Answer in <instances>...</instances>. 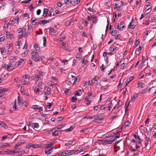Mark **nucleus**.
<instances>
[{
	"instance_id": "1",
	"label": "nucleus",
	"mask_w": 156,
	"mask_h": 156,
	"mask_svg": "<svg viewBox=\"0 0 156 156\" xmlns=\"http://www.w3.org/2000/svg\"><path fill=\"white\" fill-rule=\"evenodd\" d=\"M32 57V59L35 62H37L41 60L43 58H44L43 56H39V54L37 52L34 51L31 53Z\"/></svg>"
},
{
	"instance_id": "2",
	"label": "nucleus",
	"mask_w": 156,
	"mask_h": 156,
	"mask_svg": "<svg viewBox=\"0 0 156 156\" xmlns=\"http://www.w3.org/2000/svg\"><path fill=\"white\" fill-rule=\"evenodd\" d=\"M11 67H13V65H12V64L10 66L6 64H4L3 66V68L4 69H7V70L11 71L12 69H10Z\"/></svg>"
},
{
	"instance_id": "3",
	"label": "nucleus",
	"mask_w": 156,
	"mask_h": 156,
	"mask_svg": "<svg viewBox=\"0 0 156 156\" xmlns=\"http://www.w3.org/2000/svg\"><path fill=\"white\" fill-rule=\"evenodd\" d=\"M26 143V140H20V141L16 145L15 148H16L21 145L25 144Z\"/></svg>"
},
{
	"instance_id": "4",
	"label": "nucleus",
	"mask_w": 156,
	"mask_h": 156,
	"mask_svg": "<svg viewBox=\"0 0 156 156\" xmlns=\"http://www.w3.org/2000/svg\"><path fill=\"white\" fill-rule=\"evenodd\" d=\"M49 22V21L48 20H41L39 21L38 22V24H43V25H44L45 24L48 23Z\"/></svg>"
},
{
	"instance_id": "5",
	"label": "nucleus",
	"mask_w": 156,
	"mask_h": 156,
	"mask_svg": "<svg viewBox=\"0 0 156 156\" xmlns=\"http://www.w3.org/2000/svg\"><path fill=\"white\" fill-rule=\"evenodd\" d=\"M45 89H46V91L44 92V94L45 95H49L50 94L51 88L49 87H46Z\"/></svg>"
},
{
	"instance_id": "6",
	"label": "nucleus",
	"mask_w": 156,
	"mask_h": 156,
	"mask_svg": "<svg viewBox=\"0 0 156 156\" xmlns=\"http://www.w3.org/2000/svg\"><path fill=\"white\" fill-rule=\"evenodd\" d=\"M61 131L60 130L55 131L54 132L52 133V135L54 136H56L61 134Z\"/></svg>"
},
{
	"instance_id": "7",
	"label": "nucleus",
	"mask_w": 156,
	"mask_h": 156,
	"mask_svg": "<svg viewBox=\"0 0 156 156\" xmlns=\"http://www.w3.org/2000/svg\"><path fill=\"white\" fill-rule=\"evenodd\" d=\"M76 151H76L74 150L66 151L67 156L73 153H75Z\"/></svg>"
},
{
	"instance_id": "8",
	"label": "nucleus",
	"mask_w": 156,
	"mask_h": 156,
	"mask_svg": "<svg viewBox=\"0 0 156 156\" xmlns=\"http://www.w3.org/2000/svg\"><path fill=\"white\" fill-rule=\"evenodd\" d=\"M133 79V77L132 76L129 77L128 79L125 82L124 85L125 86H126Z\"/></svg>"
},
{
	"instance_id": "9",
	"label": "nucleus",
	"mask_w": 156,
	"mask_h": 156,
	"mask_svg": "<svg viewBox=\"0 0 156 156\" xmlns=\"http://www.w3.org/2000/svg\"><path fill=\"white\" fill-rule=\"evenodd\" d=\"M66 125L65 124H60L58 125L57 126L54 128V129H59L62 128L63 127Z\"/></svg>"
},
{
	"instance_id": "10",
	"label": "nucleus",
	"mask_w": 156,
	"mask_h": 156,
	"mask_svg": "<svg viewBox=\"0 0 156 156\" xmlns=\"http://www.w3.org/2000/svg\"><path fill=\"white\" fill-rule=\"evenodd\" d=\"M48 13V9H44L43 10V14L42 16L44 18H45L47 15Z\"/></svg>"
},
{
	"instance_id": "11",
	"label": "nucleus",
	"mask_w": 156,
	"mask_h": 156,
	"mask_svg": "<svg viewBox=\"0 0 156 156\" xmlns=\"http://www.w3.org/2000/svg\"><path fill=\"white\" fill-rule=\"evenodd\" d=\"M121 102L120 101H119L117 103L116 105L114 107L113 110L116 109H118L119 107L121 106Z\"/></svg>"
},
{
	"instance_id": "12",
	"label": "nucleus",
	"mask_w": 156,
	"mask_h": 156,
	"mask_svg": "<svg viewBox=\"0 0 156 156\" xmlns=\"http://www.w3.org/2000/svg\"><path fill=\"white\" fill-rule=\"evenodd\" d=\"M6 35L8 38H12L13 37V34H11L9 31L6 32Z\"/></svg>"
},
{
	"instance_id": "13",
	"label": "nucleus",
	"mask_w": 156,
	"mask_h": 156,
	"mask_svg": "<svg viewBox=\"0 0 156 156\" xmlns=\"http://www.w3.org/2000/svg\"><path fill=\"white\" fill-rule=\"evenodd\" d=\"M53 149V147H51V148H50L49 149H46V150H45V154L48 155L51 154L50 151L52 150Z\"/></svg>"
},
{
	"instance_id": "14",
	"label": "nucleus",
	"mask_w": 156,
	"mask_h": 156,
	"mask_svg": "<svg viewBox=\"0 0 156 156\" xmlns=\"http://www.w3.org/2000/svg\"><path fill=\"white\" fill-rule=\"evenodd\" d=\"M82 93V91L81 90H77L75 91V95L76 96H80Z\"/></svg>"
},
{
	"instance_id": "15",
	"label": "nucleus",
	"mask_w": 156,
	"mask_h": 156,
	"mask_svg": "<svg viewBox=\"0 0 156 156\" xmlns=\"http://www.w3.org/2000/svg\"><path fill=\"white\" fill-rule=\"evenodd\" d=\"M24 61V59H20V60L17 62H16L15 65L16 66H19L21 63H22Z\"/></svg>"
},
{
	"instance_id": "16",
	"label": "nucleus",
	"mask_w": 156,
	"mask_h": 156,
	"mask_svg": "<svg viewBox=\"0 0 156 156\" xmlns=\"http://www.w3.org/2000/svg\"><path fill=\"white\" fill-rule=\"evenodd\" d=\"M56 30H55L54 29L51 28L50 29L49 32L51 34H53L54 35L56 34Z\"/></svg>"
},
{
	"instance_id": "17",
	"label": "nucleus",
	"mask_w": 156,
	"mask_h": 156,
	"mask_svg": "<svg viewBox=\"0 0 156 156\" xmlns=\"http://www.w3.org/2000/svg\"><path fill=\"white\" fill-rule=\"evenodd\" d=\"M32 126L34 128H37L39 127V125L37 123H34L32 124Z\"/></svg>"
},
{
	"instance_id": "18",
	"label": "nucleus",
	"mask_w": 156,
	"mask_h": 156,
	"mask_svg": "<svg viewBox=\"0 0 156 156\" xmlns=\"http://www.w3.org/2000/svg\"><path fill=\"white\" fill-rule=\"evenodd\" d=\"M42 108V107H40L39 105H33L32 107V108L33 109H40Z\"/></svg>"
},
{
	"instance_id": "19",
	"label": "nucleus",
	"mask_w": 156,
	"mask_h": 156,
	"mask_svg": "<svg viewBox=\"0 0 156 156\" xmlns=\"http://www.w3.org/2000/svg\"><path fill=\"white\" fill-rule=\"evenodd\" d=\"M137 94H134V95L131 98V101H135V99L137 97Z\"/></svg>"
},
{
	"instance_id": "20",
	"label": "nucleus",
	"mask_w": 156,
	"mask_h": 156,
	"mask_svg": "<svg viewBox=\"0 0 156 156\" xmlns=\"http://www.w3.org/2000/svg\"><path fill=\"white\" fill-rule=\"evenodd\" d=\"M105 142H106V144H112L114 141L112 139V140H105Z\"/></svg>"
},
{
	"instance_id": "21",
	"label": "nucleus",
	"mask_w": 156,
	"mask_h": 156,
	"mask_svg": "<svg viewBox=\"0 0 156 156\" xmlns=\"http://www.w3.org/2000/svg\"><path fill=\"white\" fill-rule=\"evenodd\" d=\"M33 79L35 80H40V77L39 76L36 75L33 78Z\"/></svg>"
},
{
	"instance_id": "22",
	"label": "nucleus",
	"mask_w": 156,
	"mask_h": 156,
	"mask_svg": "<svg viewBox=\"0 0 156 156\" xmlns=\"http://www.w3.org/2000/svg\"><path fill=\"white\" fill-rule=\"evenodd\" d=\"M62 46L63 47V48L65 49L67 51L68 49H67L66 48L68 46V45L67 44L63 42L62 44Z\"/></svg>"
},
{
	"instance_id": "23",
	"label": "nucleus",
	"mask_w": 156,
	"mask_h": 156,
	"mask_svg": "<svg viewBox=\"0 0 156 156\" xmlns=\"http://www.w3.org/2000/svg\"><path fill=\"white\" fill-rule=\"evenodd\" d=\"M67 156L66 151L59 153L58 156Z\"/></svg>"
},
{
	"instance_id": "24",
	"label": "nucleus",
	"mask_w": 156,
	"mask_h": 156,
	"mask_svg": "<svg viewBox=\"0 0 156 156\" xmlns=\"http://www.w3.org/2000/svg\"><path fill=\"white\" fill-rule=\"evenodd\" d=\"M81 21L82 23L84 25L87 26L88 24V22L83 18L81 19Z\"/></svg>"
},
{
	"instance_id": "25",
	"label": "nucleus",
	"mask_w": 156,
	"mask_h": 156,
	"mask_svg": "<svg viewBox=\"0 0 156 156\" xmlns=\"http://www.w3.org/2000/svg\"><path fill=\"white\" fill-rule=\"evenodd\" d=\"M35 49L36 51H39L40 50V48L39 45L37 44H35L34 45Z\"/></svg>"
},
{
	"instance_id": "26",
	"label": "nucleus",
	"mask_w": 156,
	"mask_h": 156,
	"mask_svg": "<svg viewBox=\"0 0 156 156\" xmlns=\"http://www.w3.org/2000/svg\"><path fill=\"white\" fill-rule=\"evenodd\" d=\"M0 125L2 126V127L5 128V127L7 126L5 122L2 121L0 122Z\"/></svg>"
},
{
	"instance_id": "27",
	"label": "nucleus",
	"mask_w": 156,
	"mask_h": 156,
	"mask_svg": "<svg viewBox=\"0 0 156 156\" xmlns=\"http://www.w3.org/2000/svg\"><path fill=\"white\" fill-rule=\"evenodd\" d=\"M117 47L116 46H114V47H110L109 49V51H112V52L114 51L115 50H116L117 48Z\"/></svg>"
},
{
	"instance_id": "28",
	"label": "nucleus",
	"mask_w": 156,
	"mask_h": 156,
	"mask_svg": "<svg viewBox=\"0 0 156 156\" xmlns=\"http://www.w3.org/2000/svg\"><path fill=\"white\" fill-rule=\"evenodd\" d=\"M89 99V98H88L87 97H86L85 99V100H86L87 102L86 104L88 105H89L90 104V101L88 100Z\"/></svg>"
},
{
	"instance_id": "29",
	"label": "nucleus",
	"mask_w": 156,
	"mask_h": 156,
	"mask_svg": "<svg viewBox=\"0 0 156 156\" xmlns=\"http://www.w3.org/2000/svg\"><path fill=\"white\" fill-rule=\"evenodd\" d=\"M73 142V141H69L68 142V143H66L65 144V146H67L68 145H71L72 144V143Z\"/></svg>"
},
{
	"instance_id": "30",
	"label": "nucleus",
	"mask_w": 156,
	"mask_h": 156,
	"mask_svg": "<svg viewBox=\"0 0 156 156\" xmlns=\"http://www.w3.org/2000/svg\"><path fill=\"white\" fill-rule=\"evenodd\" d=\"M77 100L76 97H72L71 98V101L73 102H75Z\"/></svg>"
},
{
	"instance_id": "31",
	"label": "nucleus",
	"mask_w": 156,
	"mask_h": 156,
	"mask_svg": "<svg viewBox=\"0 0 156 156\" xmlns=\"http://www.w3.org/2000/svg\"><path fill=\"white\" fill-rule=\"evenodd\" d=\"M156 18L153 16H151L149 18V20L150 21L153 22L155 20Z\"/></svg>"
},
{
	"instance_id": "32",
	"label": "nucleus",
	"mask_w": 156,
	"mask_h": 156,
	"mask_svg": "<svg viewBox=\"0 0 156 156\" xmlns=\"http://www.w3.org/2000/svg\"><path fill=\"white\" fill-rule=\"evenodd\" d=\"M43 45L44 46H46V38L45 37H43Z\"/></svg>"
},
{
	"instance_id": "33",
	"label": "nucleus",
	"mask_w": 156,
	"mask_h": 156,
	"mask_svg": "<svg viewBox=\"0 0 156 156\" xmlns=\"http://www.w3.org/2000/svg\"><path fill=\"white\" fill-rule=\"evenodd\" d=\"M148 91V89L147 88H145L143 90H142L140 92L141 94H143L145 93Z\"/></svg>"
},
{
	"instance_id": "34",
	"label": "nucleus",
	"mask_w": 156,
	"mask_h": 156,
	"mask_svg": "<svg viewBox=\"0 0 156 156\" xmlns=\"http://www.w3.org/2000/svg\"><path fill=\"white\" fill-rule=\"evenodd\" d=\"M107 108V107L106 106V105H104L101 106L99 108H100L101 110H102V109L105 110L106 108Z\"/></svg>"
},
{
	"instance_id": "35",
	"label": "nucleus",
	"mask_w": 156,
	"mask_h": 156,
	"mask_svg": "<svg viewBox=\"0 0 156 156\" xmlns=\"http://www.w3.org/2000/svg\"><path fill=\"white\" fill-rule=\"evenodd\" d=\"M32 147L33 148H37L39 147V145L38 144H32Z\"/></svg>"
},
{
	"instance_id": "36",
	"label": "nucleus",
	"mask_w": 156,
	"mask_h": 156,
	"mask_svg": "<svg viewBox=\"0 0 156 156\" xmlns=\"http://www.w3.org/2000/svg\"><path fill=\"white\" fill-rule=\"evenodd\" d=\"M144 84V83H143L140 81L138 82V85L140 87H141V88H143V85Z\"/></svg>"
},
{
	"instance_id": "37",
	"label": "nucleus",
	"mask_w": 156,
	"mask_h": 156,
	"mask_svg": "<svg viewBox=\"0 0 156 156\" xmlns=\"http://www.w3.org/2000/svg\"><path fill=\"white\" fill-rule=\"evenodd\" d=\"M73 129V126H71L69 128L65 129V130L66 131L69 132L72 130Z\"/></svg>"
},
{
	"instance_id": "38",
	"label": "nucleus",
	"mask_w": 156,
	"mask_h": 156,
	"mask_svg": "<svg viewBox=\"0 0 156 156\" xmlns=\"http://www.w3.org/2000/svg\"><path fill=\"white\" fill-rule=\"evenodd\" d=\"M34 91L36 93H39V92H41V91L39 90V88H35L34 89Z\"/></svg>"
},
{
	"instance_id": "39",
	"label": "nucleus",
	"mask_w": 156,
	"mask_h": 156,
	"mask_svg": "<svg viewBox=\"0 0 156 156\" xmlns=\"http://www.w3.org/2000/svg\"><path fill=\"white\" fill-rule=\"evenodd\" d=\"M124 23L123 22H121L120 24V27L122 29L124 28L125 26L124 25Z\"/></svg>"
},
{
	"instance_id": "40",
	"label": "nucleus",
	"mask_w": 156,
	"mask_h": 156,
	"mask_svg": "<svg viewBox=\"0 0 156 156\" xmlns=\"http://www.w3.org/2000/svg\"><path fill=\"white\" fill-rule=\"evenodd\" d=\"M8 146H9V145H8L7 144H0V147L2 148H4L5 147H7Z\"/></svg>"
},
{
	"instance_id": "41",
	"label": "nucleus",
	"mask_w": 156,
	"mask_h": 156,
	"mask_svg": "<svg viewBox=\"0 0 156 156\" xmlns=\"http://www.w3.org/2000/svg\"><path fill=\"white\" fill-rule=\"evenodd\" d=\"M115 135H116V133H113L112 134H111L110 136H108V137L109 138L112 137L113 139Z\"/></svg>"
},
{
	"instance_id": "42",
	"label": "nucleus",
	"mask_w": 156,
	"mask_h": 156,
	"mask_svg": "<svg viewBox=\"0 0 156 156\" xmlns=\"http://www.w3.org/2000/svg\"><path fill=\"white\" fill-rule=\"evenodd\" d=\"M36 19H33V18L32 19V23L33 25H35V24L37 23V22H35Z\"/></svg>"
},
{
	"instance_id": "43",
	"label": "nucleus",
	"mask_w": 156,
	"mask_h": 156,
	"mask_svg": "<svg viewBox=\"0 0 156 156\" xmlns=\"http://www.w3.org/2000/svg\"><path fill=\"white\" fill-rule=\"evenodd\" d=\"M16 100H15V103L14 104V105H13V108L15 110H16Z\"/></svg>"
},
{
	"instance_id": "44",
	"label": "nucleus",
	"mask_w": 156,
	"mask_h": 156,
	"mask_svg": "<svg viewBox=\"0 0 156 156\" xmlns=\"http://www.w3.org/2000/svg\"><path fill=\"white\" fill-rule=\"evenodd\" d=\"M48 84L50 86H53V85H54V82L52 81H50V82H48Z\"/></svg>"
},
{
	"instance_id": "45",
	"label": "nucleus",
	"mask_w": 156,
	"mask_h": 156,
	"mask_svg": "<svg viewBox=\"0 0 156 156\" xmlns=\"http://www.w3.org/2000/svg\"><path fill=\"white\" fill-rule=\"evenodd\" d=\"M130 122L128 120H126L125 122V126H129V124H130Z\"/></svg>"
},
{
	"instance_id": "46",
	"label": "nucleus",
	"mask_w": 156,
	"mask_h": 156,
	"mask_svg": "<svg viewBox=\"0 0 156 156\" xmlns=\"http://www.w3.org/2000/svg\"><path fill=\"white\" fill-rule=\"evenodd\" d=\"M93 118V116H91L90 115H88V116H86L85 117H84V118H86L87 119H92Z\"/></svg>"
},
{
	"instance_id": "47",
	"label": "nucleus",
	"mask_w": 156,
	"mask_h": 156,
	"mask_svg": "<svg viewBox=\"0 0 156 156\" xmlns=\"http://www.w3.org/2000/svg\"><path fill=\"white\" fill-rule=\"evenodd\" d=\"M31 0H26L24 1H22L21 3H28Z\"/></svg>"
},
{
	"instance_id": "48",
	"label": "nucleus",
	"mask_w": 156,
	"mask_h": 156,
	"mask_svg": "<svg viewBox=\"0 0 156 156\" xmlns=\"http://www.w3.org/2000/svg\"><path fill=\"white\" fill-rule=\"evenodd\" d=\"M93 116V119H94L95 120H97L99 118V115H94Z\"/></svg>"
},
{
	"instance_id": "49",
	"label": "nucleus",
	"mask_w": 156,
	"mask_h": 156,
	"mask_svg": "<svg viewBox=\"0 0 156 156\" xmlns=\"http://www.w3.org/2000/svg\"><path fill=\"white\" fill-rule=\"evenodd\" d=\"M53 145V144H51V143L50 144H47L46 145V149H48V148H50V147H51V146H52Z\"/></svg>"
},
{
	"instance_id": "50",
	"label": "nucleus",
	"mask_w": 156,
	"mask_h": 156,
	"mask_svg": "<svg viewBox=\"0 0 156 156\" xmlns=\"http://www.w3.org/2000/svg\"><path fill=\"white\" fill-rule=\"evenodd\" d=\"M71 23V22L70 20L67 21L65 23V25L67 26H68Z\"/></svg>"
},
{
	"instance_id": "51",
	"label": "nucleus",
	"mask_w": 156,
	"mask_h": 156,
	"mask_svg": "<svg viewBox=\"0 0 156 156\" xmlns=\"http://www.w3.org/2000/svg\"><path fill=\"white\" fill-rule=\"evenodd\" d=\"M22 84L23 85H25V84H28L29 82L27 81H26L25 80H24L23 81H22Z\"/></svg>"
},
{
	"instance_id": "52",
	"label": "nucleus",
	"mask_w": 156,
	"mask_h": 156,
	"mask_svg": "<svg viewBox=\"0 0 156 156\" xmlns=\"http://www.w3.org/2000/svg\"><path fill=\"white\" fill-rule=\"evenodd\" d=\"M19 20V17L18 16H16V17H15V18L14 20L15 21H16L17 22V24H18V21Z\"/></svg>"
},
{
	"instance_id": "53",
	"label": "nucleus",
	"mask_w": 156,
	"mask_h": 156,
	"mask_svg": "<svg viewBox=\"0 0 156 156\" xmlns=\"http://www.w3.org/2000/svg\"><path fill=\"white\" fill-rule=\"evenodd\" d=\"M80 76H78L76 78V80H75V81L78 82L80 81Z\"/></svg>"
},
{
	"instance_id": "54",
	"label": "nucleus",
	"mask_w": 156,
	"mask_h": 156,
	"mask_svg": "<svg viewBox=\"0 0 156 156\" xmlns=\"http://www.w3.org/2000/svg\"><path fill=\"white\" fill-rule=\"evenodd\" d=\"M23 29V28H19V29H18L17 30V32L18 33H19L22 32V30H22Z\"/></svg>"
},
{
	"instance_id": "55",
	"label": "nucleus",
	"mask_w": 156,
	"mask_h": 156,
	"mask_svg": "<svg viewBox=\"0 0 156 156\" xmlns=\"http://www.w3.org/2000/svg\"><path fill=\"white\" fill-rule=\"evenodd\" d=\"M133 137H134L135 139H136L137 138L138 139H140V137L139 136H136V135L135 134H134L133 135Z\"/></svg>"
},
{
	"instance_id": "56",
	"label": "nucleus",
	"mask_w": 156,
	"mask_h": 156,
	"mask_svg": "<svg viewBox=\"0 0 156 156\" xmlns=\"http://www.w3.org/2000/svg\"><path fill=\"white\" fill-rule=\"evenodd\" d=\"M66 83L68 85H70L71 84V83L70 81L67 80L66 81Z\"/></svg>"
},
{
	"instance_id": "57",
	"label": "nucleus",
	"mask_w": 156,
	"mask_h": 156,
	"mask_svg": "<svg viewBox=\"0 0 156 156\" xmlns=\"http://www.w3.org/2000/svg\"><path fill=\"white\" fill-rule=\"evenodd\" d=\"M14 21L13 20H10L9 22V24L10 25H14Z\"/></svg>"
},
{
	"instance_id": "58",
	"label": "nucleus",
	"mask_w": 156,
	"mask_h": 156,
	"mask_svg": "<svg viewBox=\"0 0 156 156\" xmlns=\"http://www.w3.org/2000/svg\"><path fill=\"white\" fill-rule=\"evenodd\" d=\"M99 79V77L97 76H95L94 78L93 79V80L95 81H97Z\"/></svg>"
},
{
	"instance_id": "59",
	"label": "nucleus",
	"mask_w": 156,
	"mask_h": 156,
	"mask_svg": "<svg viewBox=\"0 0 156 156\" xmlns=\"http://www.w3.org/2000/svg\"><path fill=\"white\" fill-rule=\"evenodd\" d=\"M23 105L25 107L27 106V103L26 101H25L24 102H23Z\"/></svg>"
},
{
	"instance_id": "60",
	"label": "nucleus",
	"mask_w": 156,
	"mask_h": 156,
	"mask_svg": "<svg viewBox=\"0 0 156 156\" xmlns=\"http://www.w3.org/2000/svg\"><path fill=\"white\" fill-rule=\"evenodd\" d=\"M100 105H98L97 106H95L94 107V109L95 110H98V108L99 107Z\"/></svg>"
},
{
	"instance_id": "61",
	"label": "nucleus",
	"mask_w": 156,
	"mask_h": 156,
	"mask_svg": "<svg viewBox=\"0 0 156 156\" xmlns=\"http://www.w3.org/2000/svg\"><path fill=\"white\" fill-rule=\"evenodd\" d=\"M142 47L141 46H140L139 48H136V51H138L139 50L141 51L142 49Z\"/></svg>"
},
{
	"instance_id": "62",
	"label": "nucleus",
	"mask_w": 156,
	"mask_h": 156,
	"mask_svg": "<svg viewBox=\"0 0 156 156\" xmlns=\"http://www.w3.org/2000/svg\"><path fill=\"white\" fill-rule=\"evenodd\" d=\"M62 62L64 63V64H63L64 65H65V64H67L68 63V60H63L62 61Z\"/></svg>"
},
{
	"instance_id": "63",
	"label": "nucleus",
	"mask_w": 156,
	"mask_h": 156,
	"mask_svg": "<svg viewBox=\"0 0 156 156\" xmlns=\"http://www.w3.org/2000/svg\"><path fill=\"white\" fill-rule=\"evenodd\" d=\"M48 105H47V106L49 108H50L52 106V103H48Z\"/></svg>"
},
{
	"instance_id": "64",
	"label": "nucleus",
	"mask_w": 156,
	"mask_h": 156,
	"mask_svg": "<svg viewBox=\"0 0 156 156\" xmlns=\"http://www.w3.org/2000/svg\"><path fill=\"white\" fill-rule=\"evenodd\" d=\"M139 43H140V42L139 41V39L136 40V42L135 43V45H136V46H137L139 44Z\"/></svg>"
}]
</instances>
